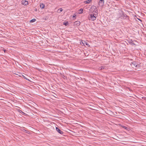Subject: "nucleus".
I'll list each match as a JSON object with an SVG mask.
<instances>
[{"mask_svg": "<svg viewBox=\"0 0 146 146\" xmlns=\"http://www.w3.org/2000/svg\"><path fill=\"white\" fill-rule=\"evenodd\" d=\"M56 130L58 133L61 134H62L64 133L62 131H61L57 127H56Z\"/></svg>", "mask_w": 146, "mask_h": 146, "instance_id": "nucleus-4", "label": "nucleus"}, {"mask_svg": "<svg viewBox=\"0 0 146 146\" xmlns=\"http://www.w3.org/2000/svg\"><path fill=\"white\" fill-rule=\"evenodd\" d=\"M100 2H103L102 4H103L104 3V0H100Z\"/></svg>", "mask_w": 146, "mask_h": 146, "instance_id": "nucleus-13", "label": "nucleus"}, {"mask_svg": "<svg viewBox=\"0 0 146 146\" xmlns=\"http://www.w3.org/2000/svg\"><path fill=\"white\" fill-rule=\"evenodd\" d=\"M63 24L65 26H67L68 25L69 23L68 21H67L66 22L63 23Z\"/></svg>", "mask_w": 146, "mask_h": 146, "instance_id": "nucleus-9", "label": "nucleus"}, {"mask_svg": "<svg viewBox=\"0 0 146 146\" xmlns=\"http://www.w3.org/2000/svg\"><path fill=\"white\" fill-rule=\"evenodd\" d=\"M60 1H62V0H59Z\"/></svg>", "mask_w": 146, "mask_h": 146, "instance_id": "nucleus-24", "label": "nucleus"}, {"mask_svg": "<svg viewBox=\"0 0 146 146\" xmlns=\"http://www.w3.org/2000/svg\"><path fill=\"white\" fill-rule=\"evenodd\" d=\"M44 6V5L43 3L41 4L40 5V7L41 9H43Z\"/></svg>", "mask_w": 146, "mask_h": 146, "instance_id": "nucleus-7", "label": "nucleus"}, {"mask_svg": "<svg viewBox=\"0 0 146 146\" xmlns=\"http://www.w3.org/2000/svg\"><path fill=\"white\" fill-rule=\"evenodd\" d=\"M88 19L90 20L93 21L96 19V17L94 16V14H91L89 16Z\"/></svg>", "mask_w": 146, "mask_h": 146, "instance_id": "nucleus-2", "label": "nucleus"}, {"mask_svg": "<svg viewBox=\"0 0 146 146\" xmlns=\"http://www.w3.org/2000/svg\"><path fill=\"white\" fill-rule=\"evenodd\" d=\"M11 92L12 93H10V94H11L12 95H13V94H15V93H13Z\"/></svg>", "mask_w": 146, "mask_h": 146, "instance_id": "nucleus-18", "label": "nucleus"}, {"mask_svg": "<svg viewBox=\"0 0 146 146\" xmlns=\"http://www.w3.org/2000/svg\"><path fill=\"white\" fill-rule=\"evenodd\" d=\"M36 21V19H32L31 20L30 22H32V23L34 22L35 21Z\"/></svg>", "mask_w": 146, "mask_h": 146, "instance_id": "nucleus-11", "label": "nucleus"}, {"mask_svg": "<svg viewBox=\"0 0 146 146\" xmlns=\"http://www.w3.org/2000/svg\"><path fill=\"white\" fill-rule=\"evenodd\" d=\"M18 111H19V113H21L23 115L24 114H25V113H24L21 110H18Z\"/></svg>", "mask_w": 146, "mask_h": 146, "instance_id": "nucleus-10", "label": "nucleus"}, {"mask_svg": "<svg viewBox=\"0 0 146 146\" xmlns=\"http://www.w3.org/2000/svg\"><path fill=\"white\" fill-rule=\"evenodd\" d=\"M80 23L79 22L78 23H77V24H76L77 25L78 24L79 25H80Z\"/></svg>", "mask_w": 146, "mask_h": 146, "instance_id": "nucleus-19", "label": "nucleus"}, {"mask_svg": "<svg viewBox=\"0 0 146 146\" xmlns=\"http://www.w3.org/2000/svg\"><path fill=\"white\" fill-rule=\"evenodd\" d=\"M92 0H88V2H90V1H91Z\"/></svg>", "mask_w": 146, "mask_h": 146, "instance_id": "nucleus-21", "label": "nucleus"}, {"mask_svg": "<svg viewBox=\"0 0 146 146\" xmlns=\"http://www.w3.org/2000/svg\"><path fill=\"white\" fill-rule=\"evenodd\" d=\"M121 17H123V18L124 19V18H125L127 17H129L128 16H127V15L126 14L123 13L122 14V15L121 16Z\"/></svg>", "mask_w": 146, "mask_h": 146, "instance_id": "nucleus-6", "label": "nucleus"}, {"mask_svg": "<svg viewBox=\"0 0 146 146\" xmlns=\"http://www.w3.org/2000/svg\"><path fill=\"white\" fill-rule=\"evenodd\" d=\"M11 113L13 116H14V113L13 112L11 111Z\"/></svg>", "mask_w": 146, "mask_h": 146, "instance_id": "nucleus-15", "label": "nucleus"}, {"mask_svg": "<svg viewBox=\"0 0 146 146\" xmlns=\"http://www.w3.org/2000/svg\"><path fill=\"white\" fill-rule=\"evenodd\" d=\"M139 20H140V21H141V19H139Z\"/></svg>", "mask_w": 146, "mask_h": 146, "instance_id": "nucleus-23", "label": "nucleus"}, {"mask_svg": "<svg viewBox=\"0 0 146 146\" xmlns=\"http://www.w3.org/2000/svg\"><path fill=\"white\" fill-rule=\"evenodd\" d=\"M122 127H123V128L125 129H127H127H128L127 127H126L125 126H122Z\"/></svg>", "mask_w": 146, "mask_h": 146, "instance_id": "nucleus-14", "label": "nucleus"}, {"mask_svg": "<svg viewBox=\"0 0 146 146\" xmlns=\"http://www.w3.org/2000/svg\"><path fill=\"white\" fill-rule=\"evenodd\" d=\"M131 66L133 67V68H134V67H137V64L135 63V62H133L131 63Z\"/></svg>", "mask_w": 146, "mask_h": 146, "instance_id": "nucleus-5", "label": "nucleus"}, {"mask_svg": "<svg viewBox=\"0 0 146 146\" xmlns=\"http://www.w3.org/2000/svg\"><path fill=\"white\" fill-rule=\"evenodd\" d=\"M22 3L24 5H27L28 4V2L26 0H23L22 1Z\"/></svg>", "mask_w": 146, "mask_h": 146, "instance_id": "nucleus-3", "label": "nucleus"}, {"mask_svg": "<svg viewBox=\"0 0 146 146\" xmlns=\"http://www.w3.org/2000/svg\"><path fill=\"white\" fill-rule=\"evenodd\" d=\"M90 11L92 12H94L97 13L98 9L96 7L94 6H91L90 9Z\"/></svg>", "mask_w": 146, "mask_h": 146, "instance_id": "nucleus-1", "label": "nucleus"}, {"mask_svg": "<svg viewBox=\"0 0 146 146\" xmlns=\"http://www.w3.org/2000/svg\"><path fill=\"white\" fill-rule=\"evenodd\" d=\"M11 92L12 93H10V94H11L12 95H13V94H15V93H13Z\"/></svg>", "mask_w": 146, "mask_h": 146, "instance_id": "nucleus-17", "label": "nucleus"}, {"mask_svg": "<svg viewBox=\"0 0 146 146\" xmlns=\"http://www.w3.org/2000/svg\"><path fill=\"white\" fill-rule=\"evenodd\" d=\"M63 10V9L61 8H60L59 9L57 10V12L58 13H60Z\"/></svg>", "mask_w": 146, "mask_h": 146, "instance_id": "nucleus-8", "label": "nucleus"}, {"mask_svg": "<svg viewBox=\"0 0 146 146\" xmlns=\"http://www.w3.org/2000/svg\"><path fill=\"white\" fill-rule=\"evenodd\" d=\"M83 13V9H80V12L79 13Z\"/></svg>", "mask_w": 146, "mask_h": 146, "instance_id": "nucleus-12", "label": "nucleus"}, {"mask_svg": "<svg viewBox=\"0 0 146 146\" xmlns=\"http://www.w3.org/2000/svg\"><path fill=\"white\" fill-rule=\"evenodd\" d=\"M23 77H24V78L25 79H27V78H26V77H25V76H23Z\"/></svg>", "mask_w": 146, "mask_h": 146, "instance_id": "nucleus-20", "label": "nucleus"}, {"mask_svg": "<svg viewBox=\"0 0 146 146\" xmlns=\"http://www.w3.org/2000/svg\"><path fill=\"white\" fill-rule=\"evenodd\" d=\"M15 74L17 75V74H16V73H15Z\"/></svg>", "mask_w": 146, "mask_h": 146, "instance_id": "nucleus-25", "label": "nucleus"}, {"mask_svg": "<svg viewBox=\"0 0 146 146\" xmlns=\"http://www.w3.org/2000/svg\"><path fill=\"white\" fill-rule=\"evenodd\" d=\"M102 69V68L100 69H101H101Z\"/></svg>", "mask_w": 146, "mask_h": 146, "instance_id": "nucleus-22", "label": "nucleus"}, {"mask_svg": "<svg viewBox=\"0 0 146 146\" xmlns=\"http://www.w3.org/2000/svg\"><path fill=\"white\" fill-rule=\"evenodd\" d=\"M84 3L86 4H88L90 3L89 2H88V1H85L84 2Z\"/></svg>", "mask_w": 146, "mask_h": 146, "instance_id": "nucleus-16", "label": "nucleus"}]
</instances>
